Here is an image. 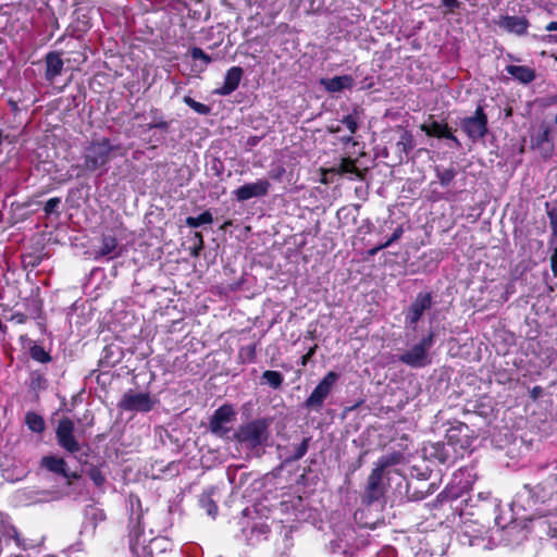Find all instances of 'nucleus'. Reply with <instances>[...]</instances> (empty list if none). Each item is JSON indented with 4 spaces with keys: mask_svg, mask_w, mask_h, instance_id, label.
Wrapping results in <instances>:
<instances>
[{
    "mask_svg": "<svg viewBox=\"0 0 557 557\" xmlns=\"http://www.w3.org/2000/svg\"><path fill=\"white\" fill-rule=\"evenodd\" d=\"M30 357L34 360L39 361L41 363L50 361L49 354L41 346L38 345H35L30 348Z\"/></svg>",
    "mask_w": 557,
    "mask_h": 557,
    "instance_id": "obj_30",
    "label": "nucleus"
},
{
    "mask_svg": "<svg viewBox=\"0 0 557 557\" xmlns=\"http://www.w3.org/2000/svg\"><path fill=\"white\" fill-rule=\"evenodd\" d=\"M506 71L509 75H511L517 81L528 84L534 81L535 72L533 69L524 65H508Z\"/></svg>",
    "mask_w": 557,
    "mask_h": 557,
    "instance_id": "obj_21",
    "label": "nucleus"
},
{
    "mask_svg": "<svg viewBox=\"0 0 557 557\" xmlns=\"http://www.w3.org/2000/svg\"><path fill=\"white\" fill-rule=\"evenodd\" d=\"M243 76V69L239 66L231 67L224 77L223 85L216 89V94L227 96L232 94L239 85Z\"/></svg>",
    "mask_w": 557,
    "mask_h": 557,
    "instance_id": "obj_17",
    "label": "nucleus"
},
{
    "mask_svg": "<svg viewBox=\"0 0 557 557\" xmlns=\"http://www.w3.org/2000/svg\"><path fill=\"white\" fill-rule=\"evenodd\" d=\"M423 455L425 458L437 460L441 463L455 462L458 459L454 448L446 442L426 443L423 446Z\"/></svg>",
    "mask_w": 557,
    "mask_h": 557,
    "instance_id": "obj_12",
    "label": "nucleus"
},
{
    "mask_svg": "<svg viewBox=\"0 0 557 557\" xmlns=\"http://www.w3.org/2000/svg\"><path fill=\"white\" fill-rule=\"evenodd\" d=\"M156 404L157 399L152 398L148 393L128 391L123 395L119 406L125 411L148 412Z\"/></svg>",
    "mask_w": 557,
    "mask_h": 557,
    "instance_id": "obj_7",
    "label": "nucleus"
},
{
    "mask_svg": "<svg viewBox=\"0 0 557 557\" xmlns=\"http://www.w3.org/2000/svg\"><path fill=\"white\" fill-rule=\"evenodd\" d=\"M270 182L261 178L253 183L245 184L233 191L234 197L237 201H246L251 198L263 197L268 195L270 189Z\"/></svg>",
    "mask_w": 557,
    "mask_h": 557,
    "instance_id": "obj_13",
    "label": "nucleus"
},
{
    "mask_svg": "<svg viewBox=\"0 0 557 557\" xmlns=\"http://www.w3.org/2000/svg\"><path fill=\"white\" fill-rule=\"evenodd\" d=\"M550 245H552L553 250H554L553 255L550 257L552 271L557 276V242L556 240H552Z\"/></svg>",
    "mask_w": 557,
    "mask_h": 557,
    "instance_id": "obj_39",
    "label": "nucleus"
},
{
    "mask_svg": "<svg viewBox=\"0 0 557 557\" xmlns=\"http://www.w3.org/2000/svg\"><path fill=\"white\" fill-rule=\"evenodd\" d=\"M25 423L28 429L35 433H41L45 430V421L41 416L35 412H27L25 416Z\"/></svg>",
    "mask_w": 557,
    "mask_h": 557,
    "instance_id": "obj_25",
    "label": "nucleus"
},
{
    "mask_svg": "<svg viewBox=\"0 0 557 557\" xmlns=\"http://www.w3.org/2000/svg\"><path fill=\"white\" fill-rule=\"evenodd\" d=\"M183 100L189 108L199 114L207 115L210 113V108L208 106L194 100L189 96H185Z\"/></svg>",
    "mask_w": 557,
    "mask_h": 557,
    "instance_id": "obj_29",
    "label": "nucleus"
},
{
    "mask_svg": "<svg viewBox=\"0 0 557 557\" xmlns=\"http://www.w3.org/2000/svg\"><path fill=\"white\" fill-rule=\"evenodd\" d=\"M431 307L432 295L430 293H419L405 312V325L414 327L424 311L429 310Z\"/></svg>",
    "mask_w": 557,
    "mask_h": 557,
    "instance_id": "obj_11",
    "label": "nucleus"
},
{
    "mask_svg": "<svg viewBox=\"0 0 557 557\" xmlns=\"http://www.w3.org/2000/svg\"><path fill=\"white\" fill-rule=\"evenodd\" d=\"M46 62V73L45 77L48 82H53L54 78L61 75L63 71L64 62L61 58L60 52H49L45 58Z\"/></svg>",
    "mask_w": 557,
    "mask_h": 557,
    "instance_id": "obj_18",
    "label": "nucleus"
},
{
    "mask_svg": "<svg viewBox=\"0 0 557 557\" xmlns=\"http://www.w3.org/2000/svg\"><path fill=\"white\" fill-rule=\"evenodd\" d=\"M74 422L69 418L61 419L55 430L58 444L72 454L81 449V445L74 435Z\"/></svg>",
    "mask_w": 557,
    "mask_h": 557,
    "instance_id": "obj_9",
    "label": "nucleus"
},
{
    "mask_svg": "<svg viewBox=\"0 0 557 557\" xmlns=\"http://www.w3.org/2000/svg\"><path fill=\"white\" fill-rule=\"evenodd\" d=\"M330 171L341 174V175L349 174V175H351L350 178H352V177L361 178L362 177L360 170L356 166L355 161L351 160L350 158L341 159L338 164L333 166Z\"/></svg>",
    "mask_w": 557,
    "mask_h": 557,
    "instance_id": "obj_22",
    "label": "nucleus"
},
{
    "mask_svg": "<svg viewBox=\"0 0 557 557\" xmlns=\"http://www.w3.org/2000/svg\"><path fill=\"white\" fill-rule=\"evenodd\" d=\"M497 25L508 33L521 36L527 33L529 21L524 16L506 15L499 18Z\"/></svg>",
    "mask_w": 557,
    "mask_h": 557,
    "instance_id": "obj_16",
    "label": "nucleus"
},
{
    "mask_svg": "<svg viewBox=\"0 0 557 557\" xmlns=\"http://www.w3.org/2000/svg\"><path fill=\"white\" fill-rule=\"evenodd\" d=\"M261 380L273 389H277L284 382V376L278 371L267 370L262 373Z\"/></svg>",
    "mask_w": 557,
    "mask_h": 557,
    "instance_id": "obj_23",
    "label": "nucleus"
},
{
    "mask_svg": "<svg viewBox=\"0 0 557 557\" xmlns=\"http://www.w3.org/2000/svg\"><path fill=\"white\" fill-rule=\"evenodd\" d=\"M442 4L448 8L449 11H454L459 8L460 2L458 0H442Z\"/></svg>",
    "mask_w": 557,
    "mask_h": 557,
    "instance_id": "obj_41",
    "label": "nucleus"
},
{
    "mask_svg": "<svg viewBox=\"0 0 557 557\" xmlns=\"http://www.w3.org/2000/svg\"><path fill=\"white\" fill-rule=\"evenodd\" d=\"M11 320L17 324H23L27 321V317L24 313L17 312L11 317Z\"/></svg>",
    "mask_w": 557,
    "mask_h": 557,
    "instance_id": "obj_42",
    "label": "nucleus"
},
{
    "mask_svg": "<svg viewBox=\"0 0 557 557\" xmlns=\"http://www.w3.org/2000/svg\"><path fill=\"white\" fill-rule=\"evenodd\" d=\"M404 233V230L401 226H398L394 230L392 236L385 242L386 247H389L394 242L398 240Z\"/></svg>",
    "mask_w": 557,
    "mask_h": 557,
    "instance_id": "obj_40",
    "label": "nucleus"
},
{
    "mask_svg": "<svg viewBox=\"0 0 557 557\" xmlns=\"http://www.w3.org/2000/svg\"><path fill=\"white\" fill-rule=\"evenodd\" d=\"M384 248H387V247H386V245H385V243H383V244H381V245H379V246H376V247H374V248L370 249V250H369V255H370V256H374V255H376L380 250H382V249H384Z\"/></svg>",
    "mask_w": 557,
    "mask_h": 557,
    "instance_id": "obj_45",
    "label": "nucleus"
},
{
    "mask_svg": "<svg viewBox=\"0 0 557 557\" xmlns=\"http://www.w3.org/2000/svg\"><path fill=\"white\" fill-rule=\"evenodd\" d=\"M114 148L108 138L90 141L84 152V168L87 171L94 172L106 166L111 159V152Z\"/></svg>",
    "mask_w": 557,
    "mask_h": 557,
    "instance_id": "obj_1",
    "label": "nucleus"
},
{
    "mask_svg": "<svg viewBox=\"0 0 557 557\" xmlns=\"http://www.w3.org/2000/svg\"><path fill=\"white\" fill-rule=\"evenodd\" d=\"M547 214L549 218L550 226L557 227V210L548 211Z\"/></svg>",
    "mask_w": 557,
    "mask_h": 557,
    "instance_id": "obj_43",
    "label": "nucleus"
},
{
    "mask_svg": "<svg viewBox=\"0 0 557 557\" xmlns=\"http://www.w3.org/2000/svg\"><path fill=\"white\" fill-rule=\"evenodd\" d=\"M552 231H553V239L552 240L557 242V227H552Z\"/></svg>",
    "mask_w": 557,
    "mask_h": 557,
    "instance_id": "obj_47",
    "label": "nucleus"
},
{
    "mask_svg": "<svg viewBox=\"0 0 557 557\" xmlns=\"http://www.w3.org/2000/svg\"><path fill=\"white\" fill-rule=\"evenodd\" d=\"M338 380V374L330 371L315 386L310 396L305 401V407L314 411H320L323 407L324 400L330 395L334 385Z\"/></svg>",
    "mask_w": 557,
    "mask_h": 557,
    "instance_id": "obj_4",
    "label": "nucleus"
},
{
    "mask_svg": "<svg viewBox=\"0 0 557 557\" xmlns=\"http://www.w3.org/2000/svg\"><path fill=\"white\" fill-rule=\"evenodd\" d=\"M60 203H61V199L59 197L50 198L46 202L44 210L47 214H51V213L55 212V210L59 208Z\"/></svg>",
    "mask_w": 557,
    "mask_h": 557,
    "instance_id": "obj_37",
    "label": "nucleus"
},
{
    "mask_svg": "<svg viewBox=\"0 0 557 557\" xmlns=\"http://www.w3.org/2000/svg\"><path fill=\"white\" fill-rule=\"evenodd\" d=\"M324 88L330 92H338L344 89H350L354 86V79L349 75L334 76L321 81Z\"/></svg>",
    "mask_w": 557,
    "mask_h": 557,
    "instance_id": "obj_20",
    "label": "nucleus"
},
{
    "mask_svg": "<svg viewBox=\"0 0 557 557\" xmlns=\"http://www.w3.org/2000/svg\"><path fill=\"white\" fill-rule=\"evenodd\" d=\"M140 535V531L139 529H136V530H133L131 531L129 533V548H131V552L133 554V557H140V552L139 549H141V552L144 553L146 550V547L145 546H140L138 545V537Z\"/></svg>",
    "mask_w": 557,
    "mask_h": 557,
    "instance_id": "obj_27",
    "label": "nucleus"
},
{
    "mask_svg": "<svg viewBox=\"0 0 557 557\" xmlns=\"http://www.w3.org/2000/svg\"><path fill=\"white\" fill-rule=\"evenodd\" d=\"M235 437L248 448L261 446L269 437L268 423L258 419L243 424L236 431Z\"/></svg>",
    "mask_w": 557,
    "mask_h": 557,
    "instance_id": "obj_2",
    "label": "nucleus"
},
{
    "mask_svg": "<svg viewBox=\"0 0 557 557\" xmlns=\"http://www.w3.org/2000/svg\"><path fill=\"white\" fill-rule=\"evenodd\" d=\"M436 176L442 186H448L456 176V170L450 168L446 170L436 169Z\"/></svg>",
    "mask_w": 557,
    "mask_h": 557,
    "instance_id": "obj_28",
    "label": "nucleus"
},
{
    "mask_svg": "<svg viewBox=\"0 0 557 557\" xmlns=\"http://www.w3.org/2000/svg\"><path fill=\"white\" fill-rule=\"evenodd\" d=\"M412 490V485L411 484H408V487H407V497L410 499V500H420V499H423L425 498L426 496V492H423L421 488H418V487H413V491L411 492Z\"/></svg>",
    "mask_w": 557,
    "mask_h": 557,
    "instance_id": "obj_36",
    "label": "nucleus"
},
{
    "mask_svg": "<svg viewBox=\"0 0 557 557\" xmlns=\"http://www.w3.org/2000/svg\"><path fill=\"white\" fill-rule=\"evenodd\" d=\"M388 466L389 461L386 458H381L370 473L364 494V498L369 504L379 500L384 495L383 474Z\"/></svg>",
    "mask_w": 557,
    "mask_h": 557,
    "instance_id": "obj_5",
    "label": "nucleus"
},
{
    "mask_svg": "<svg viewBox=\"0 0 557 557\" xmlns=\"http://www.w3.org/2000/svg\"><path fill=\"white\" fill-rule=\"evenodd\" d=\"M197 236L199 237V239H200V243H202V235H200V234H197Z\"/></svg>",
    "mask_w": 557,
    "mask_h": 557,
    "instance_id": "obj_48",
    "label": "nucleus"
},
{
    "mask_svg": "<svg viewBox=\"0 0 557 557\" xmlns=\"http://www.w3.org/2000/svg\"><path fill=\"white\" fill-rule=\"evenodd\" d=\"M190 55L194 60H201L205 64H209L212 59L210 55H208L201 48L194 47L190 50Z\"/></svg>",
    "mask_w": 557,
    "mask_h": 557,
    "instance_id": "obj_35",
    "label": "nucleus"
},
{
    "mask_svg": "<svg viewBox=\"0 0 557 557\" xmlns=\"http://www.w3.org/2000/svg\"><path fill=\"white\" fill-rule=\"evenodd\" d=\"M235 418V411L230 405L216 409L210 420V431L219 436H226L231 430L230 423Z\"/></svg>",
    "mask_w": 557,
    "mask_h": 557,
    "instance_id": "obj_10",
    "label": "nucleus"
},
{
    "mask_svg": "<svg viewBox=\"0 0 557 557\" xmlns=\"http://www.w3.org/2000/svg\"><path fill=\"white\" fill-rule=\"evenodd\" d=\"M434 345V334L431 332L418 344L405 351L398 357V360L411 368H422L431 362L429 350Z\"/></svg>",
    "mask_w": 557,
    "mask_h": 557,
    "instance_id": "obj_3",
    "label": "nucleus"
},
{
    "mask_svg": "<svg viewBox=\"0 0 557 557\" xmlns=\"http://www.w3.org/2000/svg\"><path fill=\"white\" fill-rule=\"evenodd\" d=\"M469 426L465 423L451 426L446 433V443L454 448L458 459L461 458L471 445Z\"/></svg>",
    "mask_w": 557,
    "mask_h": 557,
    "instance_id": "obj_8",
    "label": "nucleus"
},
{
    "mask_svg": "<svg viewBox=\"0 0 557 557\" xmlns=\"http://www.w3.org/2000/svg\"><path fill=\"white\" fill-rule=\"evenodd\" d=\"M88 475L97 486H102L106 482V476L100 469L94 467L88 471Z\"/></svg>",
    "mask_w": 557,
    "mask_h": 557,
    "instance_id": "obj_34",
    "label": "nucleus"
},
{
    "mask_svg": "<svg viewBox=\"0 0 557 557\" xmlns=\"http://www.w3.org/2000/svg\"><path fill=\"white\" fill-rule=\"evenodd\" d=\"M202 508L206 509L207 513L211 517H215L218 513V506L209 495H203L200 499Z\"/></svg>",
    "mask_w": 557,
    "mask_h": 557,
    "instance_id": "obj_31",
    "label": "nucleus"
},
{
    "mask_svg": "<svg viewBox=\"0 0 557 557\" xmlns=\"http://www.w3.org/2000/svg\"><path fill=\"white\" fill-rule=\"evenodd\" d=\"M94 259L99 260L107 258L108 260L114 259L121 255V248L119 247L117 239L111 235H103L98 248H95Z\"/></svg>",
    "mask_w": 557,
    "mask_h": 557,
    "instance_id": "obj_14",
    "label": "nucleus"
},
{
    "mask_svg": "<svg viewBox=\"0 0 557 557\" xmlns=\"http://www.w3.org/2000/svg\"><path fill=\"white\" fill-rule=\"evenodd\" d=\"M545 29L547 32H557V21L550 22L546 25ZM548 42L557 44V34L548 35L546 37Z\"/></svg>",
    "mask_w": 557,
    "mask_h": 557,
    "instance_id": "obj_38",
    "label": "nucleus"
},
{
    "mask_svg": "<svg viewBox=\"0 0 557 557\" xmlns=\"http://www.w3.org/2000/svg\"><path fill=\"white\" fill-rule=\"evenodd\" d=\"M460 127L472 141L483 138L487 133V116L483 108L479 106L472 116L462 119Z\"/></svg>",
    "mask_w": 557,
    "mask_h": 557,
    "instance_id": "obj_6",
    "label": "nucleus"
},
{
    "mask_svg": "<svg viewBox=\"0 0 557 557\" xmlns=\"http://www.w3.org/2000/svg\"><path fill=\"white\" fill-rule=\"evenodd\" d=\"M329 132L330 133H339L342 131L341 126L339 125H331L327 127Z\"/></svg>",
    "mask_w": 557,
    "mask_h": 557,
    "instance_id": "obj_46",
    "label": "nucleus"
},
{
    "mask_svg": "<svg viewBox=\"0 0 557 557\" xmlns=\"http://www.w3.org/2000/svg\"><path fill=\"white\" fill-rule=\"evenodd\" d=\"M151 113L154 115H153V120L148 124V129L160 128L163 131H168L170 123L164 121L162 119V116H159V117L157 116L158 110H153V111H151Z\"/></svg>",
    "mask_w": 557,
    "mask_h": 557,
    "instance_id": "obj_32",
    "label": "nucleus"
},
{
    "mask_svg": "<svg viewBox=\"0 0 557 557\" xmlns=\"http://www.w3.org/2000/svg\"><path fill=\"white\" fill-rule=\"evenodd\" d=\"M212 221H213V216H212L211 212L205 211L201 214H199L198 216H188L186 219V224L189 227L196 228L203 224H210V223H212Z\"/></svg>",
    "mask_w": 557,
    "mask_h": 557,
    "instance_id": "obj_26",
    "label": "nucleus"
},
{
    "mask_svg": "<svg viewBox=\"0 0 557 557\" xmlns=\"http://www.w3.org/2000/svg\"><path fill=\"white\" fill-rule=\"evenodd\" d=\"M310 438L306 437L302 442L295 448V451L292 456V460L301 459L308 451Z\"/></svg>",
    "mask_w": 557,
    "mask_h": 557,
    "instance_id": "obj_33",
    "label": "nucleus"
},
{
    "mask_svg": "<svg viewBox=\"0 0 557 557\" xmlns=\"http://www.w3.org/2000/svg\"><path fill=\"white\" fill-rule=\"evenodd\" d=\"M42 467L48 469L49 471L61 474L66 479H76L78 478L76 473H70L66 470V462L63 458L54 457V456H46L41 460Z\"/></svg>",
    "mask_w": 557,
    "mask_h": 557,
    "instance_id": "obj_19",
    "label": "nucleus"
},
{
    "mask_svg": "<svg viewBox=\"0 0 557 557\" xmlns=\"http://www.w3.org/2000/svg\"><path fill=\"white\" fill-rule=\"evenodd\" d=\"M420 128L428 136L449 139V140H451L455 144V146L457 148L461 146L460 141L450 132V129H449L447 124H442L440 122L432 121L429 124H426V123L422 124Z\"/></svg>",
    "mask_w": 557,
    "mask_h": 557,
    "instance_id": "obj_15",
    "label": "nucleus"
},
{
    "mask_svg": "<svg viewBox=\"0 0 557 557\" xmlns=\"http://www.w3.org/2000/svg\"><path fill=\"white\" fill-rule=\"evenodd\" d=\"M315 348H317V346L311 347V348L309 349V351H308L305 356H302V359H301V364H302V366H305V364H306V363L311 359V357H312V356L314 355V352H315Z\"/></svg>",
    "mask_w": 557,
    "mask_h": 557,
    "instance_id": "obj_44",
    "label": "nucleus"
},
{
    "mask_svg": "<svg viewBox=\"0 0 557 557\" xmlns=\"http://www.w3.org/2000/svg\"><path fill=\"white\" fill-rule=\"evenodd\" d=\"M342 123L346 126V128L349 131V135L346 137H342L341 140L345 144H348L352 140V135L358 129V116L356 113L348 114L343 117Z\"/></svg>",
    "mask_w": 557,
    "mask_h": 557,
    "instance_id": "obj_24",
    "label": "nucleus"
},
{
    "mask_svg": "<svg viewBox=\"0 0 557 557\" xmlns=\"http://www.w3.org/2000/svg\"><path fill=\"white\" fill-rule=\"evenodd\" d=\"M555 123H556V125H557V113H556V117H555Z\"/></svg>",
    "mask_w": 557,
    "mask_h": 557,
    "instance_id": "obj_49",
    "label": "nucleus"
}]
</instances>
